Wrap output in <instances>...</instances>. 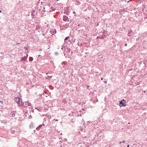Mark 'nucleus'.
Here are the masks:
<instances>
[{
    "label": "nucleus",
    "mask_w": 147,
    "mask_h": 147,
    "mask_svg": "<svg viewBox=\"0 0 147 147\" xmlns=\"http://www.w3.org/2000/svg\"><path fill=\"white\" fill-rule=\"evenodd\" d=\"M15 100L17 102V104L18 105V106H20V104L22 102V101L20 99L19 97H17L15 98Z\"/></svg>",
    "instance_id": "nucleus-1"
},
{
    "label": "nucleus",
    "mask_w": 147,
    "mask_h": 147,
    "mask_svg": "<svg viewBox=\"0 0 147 147\" xmlns=\"http://www.w3.org/2000/svg\"><path fill=\"white\" fill-rule=\"evenodd\" d=\"M125 101L124 99H123L120 102V105L121 107L122 106H125L126 105L125 103Z\"/></svg>",
    "instance_id": "nucleus-2"
},
{
    "label": "nucleus",
    "mask_w": 147,
    "mask_h": 147,
    "mask_svg": "<svg viewBox=\"0 0 147 147\" xmlns=\"http://www.w3.org/2000/svg\"><path fill=\"white\" fill-rule=\"evenodd\" d=\"M68 20V17L66 16H63V21H66Z\"/></svg>",
    "instance_id": "nucleus-3"
},
{
    "label": "nucleus",
    "mask_w": 147,
    "mask_h": 147,
    "mask_svg": "<svg viewBox=\"0 0 147 147\" xmlns=\"http://www.w3.org/2000/svg\"><path fill=\"white\" fill-rule=\"evenodd\" d=\"M42 126V125H40L39 126H38V127H37L36 128V129L37 130H39L41 128Z\"/></svg>",
    "instance_id": "nucleus-4"
},
{
    "label": "nucleus",
    "mask_w": 147,
    "mask_h": 147,
    "mask_svg": "<svg viewBox=\"0 0 147 147\" xmlns=\"http://www.w3.org/2000/svg\"><path fill=\"white\" fill-rule=\"evenodd\" d=\"M128 34H129L128 36H129L130 34H133L132 31L130 30L129 31Z\"/></svg>",
    "instance_id": "nucleus-5"
},
{
    "label": "nucleus",
    "mask_w": 147,
    "mask_h": 147,
    "mask_svg": "<svg viewBox=\"0 0 147 147\" xmlns=\"http://www.w3.org/2000/svg\"><path fill=\"white\" fill-rule=\"evenodd\" d=\"M26 56L24 57L25 60L27 58L28 56V54H26Z\"/></svg>",
    "instance_id": "nucleus-6"
},
{
    "label": "nucleus",
    "mask_w": 147,
    "mask_h": 147,
    "mask_svg": "<svg viewBox=\"0 0 147 147\" xmlns=\"http://www.w3.org/2000/svg\"><path fill=\"white\" fill-rule=\"evenodd\" d=\"M69 36H67L66 37L64 40L65 41L66 40H67L69 38Z\"/></svg>",
    "instance_id": "nucleus-7"
},
{
    "label": "nucleus",
    "mask_w": 147,
    "mask_h": 147,
    "mask_svg": "<svg viewBox=\"0 0 147 147\" xmlns=\"http://www.w3.org/2000/svg\"><path fill=\"white\" fill-rule=\"evenodd\" d=\"M30 60L31 61H32L33 60V58L32 57H30Z\"/></svg>",
    "instance_id": "nucleus-8"
},
{
    "label": "nucleus",
    "mask_w": 147,
    "mask_h": 147,
    "mask_svg": "<svg viewBox=\"0 0 147 147\" xmlns=\"http://www.w3.org/2000/svg\"><path fill=\"white\" fill-rule=\"evenodd\" d=\"M55 55H58V53L57 52H55Z\"/></svg>",
    "instance_id": "nucleus-9"
},
{
    "label": "nucleus",
    "mask_w": 147,
    "mask_h": 147,
    "mask_svg": "<svg viewBox=\"0 0 147 147\" xmlns=\"http://www.w3.org/2000/svg\"><path fill=\"white\" fill-rule=\"evenodd\" d=\"M32 124H31L30 125V128H31L32 127H33V126H32Z\"/></svg>",
    "instance_id": "nucleus-10"
},
{
    "label": "nucleus",
    "mask_w": 147,
    "mask_h": 147,
    "mask_svg": "<svg viewBox=\"0 0 147 147\" xmlns=\"http://www.w3.org/2000/svg\"><path fill=\"white\" fill-rule=\"evenodd\" d=\"M92 122L91 121H88L87 123H91Z\"/></svg>",
    "instance_id": "nucleus-11"
},
{
    "label": "nucleus",
    "mask_w": 147,
    "mask_h": 147,
    "mask_svg": "<svg viewBox=\"0 0 147 147\" xmlns=\"http://www.w3.org/2000/svg\"><path fill=\"white\" fill-rule=\"evenodd\" d=\"M24 49H25L26 50L27 49V48L26 47H24Z\"/></svg>",
    "instance_id": "nucleus-12"
},
{
    "label": "nucleus",
    "mask_w": 147,
    "mask_h": 147,
    "mask_svg": "<svg viewBox=\"0 0 147 147\" xmlns=\"http://www.w3.org/2000/svg\"><path fill=\"white\" fill-rule=\"evenodd\" d=\"M123 143H125V140H124L123 141Z\"/></svg>",
    "instance_id": "nucleus-13"
},
{
    "label": "nucleus",
    "mask_w": 147,
    "mask_h": 147,
    "mask_svg": "<svg viewBox=\"0 0 147 147\" xmlns=\"http://www.w3.org/2000/svg\"><path fill=\"white\" fill-rule=\"evenodd\" d=\"M98 38H100V37L99 36H98Z\"/></svg>",
    "instance_id": "nucleus-14"
},
{
    "label": "nucleus",
    "mask_w": 147,
    "mask_h": 147,
    "mask_svg": "<svg viewBox=\"0 0 147 147\" xmlns=\"http://www.w3.org/2000/svg\"><path fill=\"white\" fill-rule=\"evenodd\" d=\"M127 46V43H125V46Z\"/></svg>",
    "instance_id": "nucleus-15"
},
{
    "label": "nucleus",
    "mask_w": 147,
    "mask_h": 147,
    "mask_svg": "<svg viewBox=\"0 0 147 147\" xmlns=\"http://www.w3.org/2000/svg\"><path fill=\"white\" fill-rule=\"evenodd\" d=\"M127 147H129V145H127Z\"/></svg>",
    "instance_id": "nucleus-16"
},
{
    "label": "nucleus",
    "mask_w": 147,
    "mask_h": 147,
    "mask_svg": "<svg viewBox=\"0 0 147 147\" xmlns=\"http://www.w3.org/2000/svg\"><path fill=\"white\" fill-rule=\"evenodd\" d=\"M101 80H103V78H101Z\"/></svg>",
    "instance_id": "nucleus-17"
},
{
    "label": "nucleus",
    "mask_w": 147,
    "mask_h": 147,
    "mask_svg": "<svg viewBox=\"0 0 147 147\" xmlns=\"http://www.w3.org/2000/svg\"><path fill=\"white\" fill-rule=\"evenodd\" d=\"M105 83H107V81H106L105 82Z\"/></svg>",
    "instance_id": "nucleus-18"
},
{
    "label": "nucleus",
    "mask_w": 147,
    "mask_h": 147,
    "mask_svg": "<svg viewBox=\"0 0 147 147\" xmlns=\"http://www.w3.org/2000/svg\"><path fill=\"white\" fill-rule=\"evenodd\" d=\"M58 121V119H57L56 121Z\"/></svg>",
    "instance_id": "nucleus-19"
},
{
    "label": "nucleus",
    "mask_w": 147,
    "mask_h": 147,
    "mask_svg": "<svg viewBox=\"0 0 147 147\" xmlns=\"http://www.w3.org/2000/svg\"><path fill=\"white\" fill-rule=\"evenodd\" d=\"M1 11L0 10V12L1 13Z\"/></svg>",
    "instance_id": "nucleus-20"
},
{
    "label": "nucleus",
    "mask_w": 147,
    "mask_h": 147,
    "mask_svg": "<svg viewBox=\"0 0 147 147\" xmlns=\"http://www.w3.org/2000/svg\"><path fill=\"white\" fill-rule=\"evenodd\" d=\"M119 143H121V142H120Z\"/></svg>",
    "instance_id": "nucleus-21"
},
{
    "label": "nucleus",
    "mask_w": 147,
    "mask_h": 147,
    "mask_svg": "<svg viewBox=\"0 0 147 147\" xmlns=\"http://www.w3.org/2000/svg\"><path fill=\"white\" fill-rule=\"evenodd\" d=\"M128 123V124H129L130 123Z\"/></svg>",
    "instance_id": "nucleus-22"
}]
</instances>
